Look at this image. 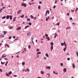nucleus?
Wrapping results in <instances>:
<instances>
[{"mask_svg": "<svg viewBox=\"0 0 78 78\" xmlns=\"http://www.w3.org/2000/svg\"><path fill=\"white\" fill-rule=\"evenodd\" d=\"M3 33H4V34H5H5H6V31H4L3 32Z\"/></svg>", "mask_w": 78, "mask_h": 78, "instance_id": "a878e982", "label": "nucleus"}, {"mask_svg": "<svg viewBox=\"0 0 78 78\" xmlns=\"http://www.w3.org/2000/svg\"><path fill=\"white\" fill-rule=\"evenodd\" d=\"M45 37H48V34H45Z\"/></svg>", "mask_w": 78, "mask_h": 78, "instance_id": "72a5a7b5", "label": "nucleus"}, {"mask_svg": "<svg viewBox=\"0 0 78 78\" xmlns=\"http://www.w3.org/2000/svg\"><path fill=\"white\" fill-rule=\"evenodd\" d=\"M40 72L41 74H42V75H43V74L44 73V72L42 71H41Z\"/></svg>", "mask_w": 78, "mask_h": 78, "instance_id": "ddd939ff", "label": "nucleus"}, {"mask_svg": "<svg viewBox=\"0 0 78 78\" xmlns=\"http://www.w3.org/2000/svg\"><path fill=\"white\" fill-rule=\"evenodd\" d=\"M28 27H30V26H25V28L26 29H27V28H28Z\"/></svg>", "mask_w": 78, "mask_h": 78, "instance_id": "6ab92c4d", "label": "nucleus"}, {"mask_svg": "<svg viewBox=\"0 0 78 78\" xmlns=\"http://www.w3.org/2000/svg\"><path fill=\"white\" fill-rule=\"evenodd\" d=\"M76 53L77 56H78V52H76Z\"/></svg>", "mask_w": 78, "mask_h": 78, "instance_id": "5fc2aeb1", "label": "nucleus"}, {"mask_svg": "<svg viewBox=\"0 0 78 78\" xmlns=\"http://www.w3.org/2000/svg\"><path fill=\"white\" fill-rule=\"evenodd\" d=\"M67 16H69V13H67Z\"/></svg>", "mask_w": 78, "mask_h": 78, "instance_id": "338daca9", "label": "nucleus"}, {"mask_svg": "<svg viewBox=\"0 0 78 78\" xmlns=\"http://www.w3.org/2000/svg\"><path fill=\"white\" fill-rule=\"evenodd\" d=\"M47 75H48V76L50 75V73H48L47 74Z\"/></svg>", "mask_w": 78, "mask_h": 78, "instance_id": "774afa93", "label": "nucleus"}, {"mask_svg": "<svg viewBox=\"0 0 78 78\" xmlns=\"http://www.w3.org/2000/svg\"><path fill=\"white\" fill-rule=\"evenodd\" d=\"M64 45H65V47H66V46H67V45L66 44V42H65V41H64Z\"/></svg>", "mask_w": 78, "mask_h": 78, "instance_id": "a211bd4d", "label": "nucleus"}, {"mask_svg": "<svg viewBox=\"0 0 78 78\" xmlns=\"http://www.w3.org/2000/svg\"><path fill=\"white\" fill-rule=\"evenodd\" d=\"M31 32H28L27 33V36H30V35H31Z\"/></svg>", "mask_w": 78, "mask_h": 78, "instance_id": "7ed1b4c3", "label": "nucleus"}, {"mask_svg": "<svg viewBox=\"0 0 78 78\" xmlns=\"http://www.w3.org/2000/svg\"><path fill=\"white\" fill-rule=\"evenodd\" d=\"M70 27H67L66 28V30H67V29H70Z\"/></svg>", "mask_w": 78, "mask_h": 78, "instance_id": "ea45409f", "label": "nucleus"}, {"mask_svg": "<svg viewBox=\"0 0 78 78\" xmlns=\"http://www.w3.org/2000/svg\"><path fill=\"white\" fill-rule=\"evenodd\" d=\"M30 17H31L32 19H33L34 18V17H33V16L32 15H30Z\"/></svg>", "mask_w": 78, "mask_h": 78, "instance_id": "bb28decb", "label": "nucleus"}, {"mask_svg": "<svg viewBox=\"0 0 78 78\" xmlns=\"http://www.w3.org/2000/svg\"><path fill=\"white\" fill-rule=\"evenodd\" d=\"M56 3H57V1L56 0L55 2V4H56Z\"/></svg>", "mask_w": 78, "mask_h": 78, "instance_id": "6e6d98bb", "label": "nucleus"}, {"mask_svg": "<svg viewBox=\"0 0 78 78\" xmlns=\"http://www.w3.org/2000/svg\"><path fill=\"white\" fill-rule=\"evenodd\" d=\"M5 8H6V7H2V9H5Z\"/></svg>", "mask_w": 78, "mask_h": 78, "instance_id": "4d7b16f0", "label": "nucleus"}, {"mask_svg": "<svg viewBox=\"0 0 78 78\" xmlns=\"http://www.w3.org/2000/svg\"><path fill=\"white\" fill-rule=\"evenodd\" d=\"M17 76V75H14V77H16V76Z\"/></svg>", "mask_w": 78, "mask_h": 78, "instance_id": "680f3d73", "label": "nucleus"}, {"mask_svg": "<svg viewBox=\"0 0 78 78\" xmlns=\"http://www.w3.org/2000/svg\"><path fill=\"white\" fill-rule=\"evenodd\" d=\"M21 11H22V10H21L18 11V12H17V14H19V13H20V12Z\"/></svg>", "mask_w": 78, "mask_h": 78, "instance_id": "2eb2a0df", "label": "nucleus"}, {"mask_svg": "<svg viewBox=\"0 0 78 78\" xmlns=\"http://www.w3.org/2000/svg\"><path fill=\"white\" fill-rule=\"evenodd\" d=\"M3 10V9H0V12H2V11Z\"/></svg>", "mask_w": 78, "mask_h": 78, "instance_id": "37998d69", "label": "nucleus"}, {"mask_svg": "<svg viewBox=\"0 0 78 78\" xmlns=\"http://www.w3.org/2000/svg\"><path fill=\"white\" fill-rule=\"evenodd\" d=\"M6 76H9V75L8 74V73H7L6 75Z\"/></svg>", "mask_w": 78, "mask_h": 78, "instance_id": "2f4dec72", "label": "nucleus"}, {"mask_svg": "<svg viewBox=\"0 0 78 78\" xmlns=\"http://www.w3.org/2000/svg\"><path fill=\"white\" fill-rule=\"evenodd\" d=\"M31 24H32V23H31V22H29L28 23V24L29 25H30V26H31Z\"/></svg>", "mask_w": 78, "mask_h": 78, "instance_id": "412c9836", "label": "nucleus"}, {"mask_svg": "<svg viewBox=\"0 0 78 78\" xmlns=\"http://www.w3.org/2000/svg\"><path fill=\"white\" fill-rule=\"evenodd\" d=\"M78 8H76V9L75 10V12H76L77 11H78Z\"/></svg>", "mask_w": 78, "mask_h": 78, "instance_id": "58836bf2", "label": "nucleus"}, {"mask_svg": "<svg viewBox=\"0 0 78 78\" xmlns=\"http://www.w3.org/2000/svg\"><path fill=\"white\" fill-rule=\"evenodd\" d=\"M23 17H24V15H23L21 16V18H23Z\"/></svg>", "mask_w": 78, "mask_h": 78, "instance_id": "7c9ffc66", "label": "nucleus"}, {"mask_svg": "<svg viewBox=\"0 0 78 78\" xmlns=\"http://www.w3.org/2000/svg\"><path fill=\"white\" fill-rule=\"evenodd\" d=\"M4 59H5V60H8V58H4Z\"/></svg>", "mask_w": 78, "mask_h": 78, "instance_id": "e2e57ef3", "label": "nucleus"}, {"mask_svg": "<svg viewBox=\"0 0 78 78\" xmlns=\"http://www.w3.org/2000/svg\"><path fill=\"white\" fill-rule=\"evenodd\" d=\"M50 48L51 49V51H52V50H53V46H51V47Z\"/></svg>", "mask_w": 78, "mask_h": 78, "instance_id": "39448f33", "label": "nucleus"}, {"mask_svg": "<svg viewBox=\"0 0 78 78\" xmlns=\"http://www.w3.org/2000/svg\"><path fill=\"white\" fill-rule=\"evenodd\" d=\"M34 39V37L33 38V37H31V39H32V42L34 44V42L33 41V39Z\"/></svg>", "mask_w": 78, "mask_h": 78, "instance_id": "423d86ee", "label": "nucleus"}, {"mask_svg": "<svg viewBox=\"0 0 78 78\" xmlns=\"http://www.w3.org/2000/svg\"><path fill=\"white\" fill-rule=\"evenodd\" d=\"M25 62H23L22 63V66H23L24 65H25Z\"/></svg>", "mask_w": 78, "mask_h": 78, "instance_id": "4be33fe9", "label": "nucleus"}, {"mask_svg": "<svg viewBox=\"0 0 78 78\" xmlns=\"http://www.w3.org/2000/svg\"><path fill=\"white\" fill-rule=\"evenodd\" d=\"M1 64H5V62H1Z\"/></svg>", "mask_w": 78, "mask_h": 78, "instance_id": "c756f323", "label": "nucleus"}, {"mask_svg": "<svg viewBox=\"0 0 78 78\" xmlns=\"http://www.w3.org/2000/svg\"><path fill=\"white\" fill-rule=\"evenodd\" d=\"M51 46H53V42H51Z\"/></svg>", "mask_w": 78, "mask_h": 78, "instance_id": "c85d7f7f", "label": "nucleus"}, {"mask_svg": "<svg viewBox=\"0 0 78 78\" xmlns=\"http://www.w3.org/2000/svg\"><path fill=\"white\" fill-rule=\"evenodd\" d=\"M61 45L62 46H64V43H61Z\"/></svg>", "mask_w": 78, "mask_h": 78, "instance_id": "79ce46f5", "label": "nucleus"}, {"mask_svg": "<svg viewBox=\"0 0 78 78\" xmlns=\"http://www.w3.org/2000/svg\"><path fill=\"white\" fill-rule=\"evenodd\" d=\"M67 60H68V61H69L70 60V58H67Z\"/></svg>", "mask_w": 78, "mask_h": 78, "instance_id": "603ef678", "label": "nucleus"}, {"mask_svg": "<svg viewBox=\"0 0 78 78\" xmlns=\"http://www.w3.org/2000/svg\"><path fill=\"white\" fill-rule=\"evenodd\" d=\"M9 16H10L9 15L7 16H6V19H9Z\"/></svg>", "mask_w": 78, "mask_h": 78, "instance_id": "1a4fd4ad", "label": "nucleus"}, {"mask_svg": "<svg viewBox=\"0 0 78 78\" xmlns=\"http://www.w3.org/2000/svg\"><path fill=\"white\" fill-rule=\"evenodd\" d=\"M56 8V5H54L53 7V9H55Z\"/></svg>", "mask_w": 78, "mask_h": 78, "instance_id": "3c124183", "label": "nucleus"}, {"mask_svg": "<svg viewBox=\"0 0 78 78\" xmlns=\"http://www.w3.org/2000/svg\"><path fill=\"white\" fill-rule=\"evenodd\" d=\"M69 19L70 20H72V17H71L69 18Z\"/></svg>", "mask_w": 78, "mask_h": 78, "instance_id": "09e8293b", "label": "nucleus"}, {"mask_svg": "<svg viewBox=\"0 0 78 78\" xmlns=\"http://www.w3.org/2000/svg\"><path fill=\"white\" fill-rule=\"evenodd\" d=\"M6 54H4L2 56V58H5V57H6Z\"/></svg>", "mask_w": 78, "mask_h": 78, "instance_id": "f03ea898", "label": "nucleus"}, {"mask_svg": "<svg viewBox=\"0 0 78 78\" xmlns=\"http://www.w3.org/2000/svg\"><path fill=\"white\" fill-rule=\"evenodd\" d=\"M4 37V34H2L1 35V37Z\"/></svg>", "mask_w": 78, "mask_h": 78, "instance_id": "f704fd0d", "label": "nucleus"}, {"mask_svg": "<svg viewBox=\"0 0 78 78\" xmlns=\"http://www.w3.org/2000/svg\"><path fill=\"white\" fill-rule=\"evenodd\" d=\"M28 48H29V49H30V48H31V46L30 45H29L28 46Z\"/></svg>", "mask_w": 78, "mask_h": 78, "instance_id": "c9c22d12", "label": "nucleus"}, {"mask_svg": "<svg viewBox=\"0 0 78 78\" xmlns=\"http://www.w3.org/2000/svg\"><path fill=\"white\" fill-rule=\"evenodd\" d=\"M29 69H27V71H28V72L29 71Z\"/></svg>", "mask_w": 78, "mask_h": 78, "instance_id": "69168bd1", "label": "nucleus"}, {"mask_svg": "<svg viewBox=\"0 0 78 78\" xmlns=\"http://www.w3.org/2000/svg\"><path fill=\"white\" fill-rule=\"evenodd\" d=\"M41 54V52H38L37 53V55H39Z\"/></svg>", "mask_w": 78, "mask_h": 78, "instance_id": "dca6fc26", "label": "nucleus"}, {"mask_svg": "<svg viewBox=\"0 0 78 78\" xmlns=\"http://www.w3.org/2000/svg\"><path fill=\"white\" fill-rule=\"evenodd\" d=\"M12 37L11 36H10L9 37V39H11Z\"/></svg>", "mask_w": 78, "mask_h": 78, "instance_id": "a18cd8bd", "label": "nucleus"}, {"mask_svg": "<svg viewBox=\"0 0 78 78\" xmlns=\"http://www.w3.org/2000/svg\"><path fill=\"white\" fill-rule=\"evenodd\" d=\"M9 74L10 75H11V74H12V72L10 71L9 72Z\"/></svg>", "mask_w": 78, "mask_h": 78, "instance_id": "393cba45", "label": "nucleus"}, {"mask_svg": "<svg viewBox=\"0 0 78 78\" xmlns=\"http://www.w3.org/2000/svg\"><path fill=\"white\" fill-rule=\"evenodd\" d=\"M8 61H7L6 63L5 64V66H7V64H8Z\"/></svg>", "mask_w": 78, "mask_h": 78, "instance_id": "aec40b11", "label": "nucleus"}, {"mask_svg": "<svg viewBox=\"0 0 78 78\" xmlns=\"http://www.w3.org/2000/svg\"><path fill=\"white\" fill-rule=\"evenodd\" d=\"M38 9H41V6L39 5L38 6Z\"/></svg>", "mask_w": 78, "mask_h": 78, "instance_id": "4c0bfd02", "label": "nucleus"}, {"mask_svg": "<svg viewBox=\"0 0 78 78\" xmlns=\"http://www.w3.org/2000/svg\"><path fill=\"white\" fill-rule=\"evenodd\" d=\"M39 3L40 4H41V3H42V2L40 1V2H39Z\"/></svg>", "mask_w": 78, "mask_h": 78, "instance_id": "bf43d9fd", "label": "nucleus"}, {"mask_svg": "<svg viewBox=\"0 0 78 78\" xmlns=\"http://www.w3.org/2000/svg\"><path fill=\"white\" fill-rule=\"evenodd\" d=\"M63 70L65 72H66V71L67 70L66 69V68H65L63 69Z\"/></svg>", "mask_w": 78, "mask_h": 78, "instance_id": "f8f14e48", "label": "nucleus"}, {"mask_svg": "<svg viewBox=\"0 0 78 78\" xmlns=\"http://www.w3.org/2000/svg\"><path fill=\"white\" fill-rule=\"evenodd\" d=\"M48 41H50V37H48Z\"/></svg>", "mask_w": 78, "mask_h": 78, "instance_id": "de8ad7c7", "label": "nucleus"}, {"mask_svg": "<svg viewBox=\"0 0 78 78\" xmlns=\"http://www.w3.org/2000/svg\"><path fill=\"white\" fill-rule=\"evenodd\" d=\"M7 46L8 48H9V45H8V44H6V45L5 46V47H6V46Z\"/></svg>", "mask_w": 78, "mask_h": 78, "instance_id": "f3484780", "label": "nucleus"}, {"mask_svg": "<svg viewBox=\"0 0 78 78\" xmlns=\"http://www.w3.org/2000/svg\"><path fill=\"white\" fill-rule=\"evenodd\" d=\"M53 73H54V74H56V73L55 72V71H53Z\"/></svg>", "mask_w": 78, "mask_h": 78, "instance_id": "13d9d810", "label": "nucleus"}, {"mask_svg": "<svg viewBox=\"0 0 78 78\" xmlns=\"http://www.w3.org/2000/svg\"><path fill=\"white\" fill-rule=\"evenodd\" d=\"M72 66H73V67L74 69H75V64H74V63L73 64Z\"/></svg>", "mask_w": 78, "mask_h": 78, "instance_id": "9d476101", "label": "nucleus"}, {"mask_svg": "<svg viewBox=\"0 0 78 78\" xmlns=\"http://www.w3.org/2000/svg\"><path fill=\"white\" fill-rule=\"evenodd\" d=\"M12 37H13V39H15V38H16V37L14 36H13Z\"/></svg>", "mask_w": 78, "mask_h": 78, "instance_id": "052dcab7", "label": "nucleus"}, {"mask_svg": "<svg viewBox=\"0 0 78 78\" xmlns=\"http://www.w3.org/2000/svg\"><path fill=\"white\" fill-rule=\"evenodd\" d=\"M0 71L1 72H2V69H0Z\"/></svg>", "mask_w": 78, "mask_h": 78, "instance_id": "0e129e2a", "label": "nucleus"}, {"mask_svg": "<svg viewBox=\"0 0 78 78\" xmlns=\"http://www.w3.org/2000/svg\"><path fill=\"white\" fill-rule=\"evenodd\" d=\"M45 55L47 57H48V53H46L45 54Z\"/></svg>", "mask_w": 78, "mask_h": 78, "instance_id": "5701e85b", "label": "nucleus"}, {"mask_svg": "<svg viewBox=\"0 0 78 78\" xmlns=\"http://www.w3.org/2000/svg\"><path fill=\"white\" fill-rule=\"evenodd\" d=\"M27 20L28 21H30V18H28L27 19Z\"/></svg>", "mask_w": 78, "mask_h": 78, "instance_id": "c03bdc74", "label": "nucleus"}, {"mask_svg": "<svg viewBox=\"0 0 78 78\" xmlns=\"http://www.w3.org/2000/svg\"><path fill=\"white\" fill-rule=\"evenodd\" d=\"M66 48H67V46H66L65 48L64 49H63V50L64 51H66Z\"/></svg>", "mask_w": 78, "mask_h": 78, "instance_id": "4468645a", "label": "nucleus"}, {"mask_svg": "<svg viewBox=\"0 0 78 78\" xmlns=\"http://www.w3.org/2000/svg\"><path fill=\"white\" fill-rule=\"evenodd\" d=\"M6 18V16H5L4 17H3L2 18V19H5Z\"/></svg>", "mask_w": 78, "mask_h": 78, "instance_id": "473e14b6", "label": "nucleus"}, {"mask_svg": "<svg viewBox=\"0 0 78 78\" xmlns=\"http://www.w3.org/2000/svg\"><path fill=\"white\" fill-rule=\"evenodd\" d=\"M21 29V27H18V28L16 29V30H20Z\"/></svg>", "mask_w": 78, "mask_h": 78, "instance_id": "20e7f679", "label": "nucleus"}, {"mask_svg": "<svg viewBox=\"0 0 78 78\" xmlns=\"http://www.w3.org/2000/svg\"><path fill=\"white\" fill-rule=\"evenodd\" d=\"M47 12H47H48V14H49V13H50V11H49V10H47L46 12Z\"/></svg>", "mask_w": 78, "mask_h": 78, "instance_id": "cd10ccee", "label": "nucleus"}, {"mask_svg": "<svg viewBox=\"0 0 78 78\" xmlns=\"http://www.w3.org/2000/svg\"><path fill=\"white\" fill-rule=\"evenodd\" d=\"M46 69H48L49 70H50V69H51V67H50V66H48L47 67H46Z\"/></svg>", "mask_w": 78, "mask_h": 78, "instance_id": "6e6552de", "label": "nucleus"}, {"mask_svg": "<svg viewBox=\"0 0 78 78\" xmlns=\"http://www.w3.org/2000/svg\"><path fill=\"white\" fill-rule=\"evenodd\" d=\"M36 51H39V49H37Z\"/></svg>", "mask_w": 78, "mask_h": 78, "instance_id": "8fccbe9b", "label": "nucleus"}, {"mask_svg": "<svg viewBox=\"0 0 78 78\" xmlns=\"http://www.w3.org/2000/svg\"><path fill=\"white\" fill-rule=\"evenodd\" d=\"M60 23L59 22L58 23H57L56 24V25H58V26H59V24Z\"/></svg>", "mask_w": 78, "mask_h": 78, "instance_id": "b1692460", "label": "nucleus"}, {"mask_svg": "<svg viewBox=\"0 0 78 78\" xmlns=\"http://www.w3.org/2000/svg\"><path fill=\"white\" fill-rule=\"evenodd\" d=\"M49 18H50V17L49 16H48V18H46V21H48V19H49Z\"/></svg>", "mask_w": 78, "mask_h": 78, "instance_id": "9b49d317", "label": "nucleus"}, {"mask_svg": "<svg viewBox=\"0 0 78 78\" xmlns=\"http://www.w3.org/2000/svg\"><path fill=\"white\" fill-rule=\"evenodd\" d=\"M55 36H58V34H56V33L55 34Z\"/></svg>", "mask_w": 78, "mask_h": 78, "instance_id": "864d4df0", "label": "nucleus"}, {"mask_svg": "<svg viewBox=\"0 0 78 78\" xmlns=\"http://www.w3.org/2000/svg\"><path fill=\"white\" fill-rule=\"evenodd\" d=\"M34 20H36V17H34L33 18Z\"/></svg>", "mask_w": 78, "mask_h": 78, "instance_id": "49530a36", "label": "nucleus"}, {"mask_svg": "<svg viewBox=\"0 0 78 78\" xmlns=\"http://www.w3.org/2000/svg\"><path fill=\"white\" fill-rule=\"evenodd\" d=\"M9 29L10 30H11V29H12V27H10L9 28Z\"/></svg>", "mask_w": 78, "mask_h": 78, "instance_id": "a19ab883", "label": "nucleus"}, {"mask_svg": "<svg viewBox=\"0 0 78 78\" xmlns=\"http://www.w3.org/2000/svg\"><path fill=\"white\" fill-rule=\"evenodd\" d=\"M9 19L10 20H12V15H10L9 16Z\"/></svg>", "mask_w": 78, "mask_h": 78, "instance_id": "0eeeda50", "label": "nucleus"}, {"mask_svg": "<svg viewBox=\"0 0 78 78\" xmlns=\"http://www.w3.org/2000/svg\"><path fill=\"white\" fill-rule=\"evenodd\" d=\"M60 65L62 67V66H63V63H61Z\"/></svg>", "mask_w": 78, "mask_h": 78, "instance_id": "e433bc0d", "label": "nucleus"}, {"mask_svg": "<svg viewBox=\"0 0 78 78\" xmlns=\"http://www.w3.org/2000/svg\"><path fill=\"white\" fill-rule=\"evenodd\" d=\"M21 6H24V7H26L27 6V4H25L24 3H23L21 4Z\"/></svg>", "mask_w": 78, "mask_h": 78, "instance_id": "f257e3e1", "label": "nucleus"}]
</instances>
